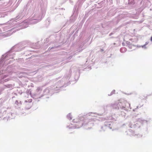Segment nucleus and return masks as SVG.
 <instances>
[{
	"instance_id": "nucleus-1",
	"label": "nucleus",
	"mask_w": 152,
	"mask_h": 152,
	"mask_svg": "<svg viewBox=\"0 0 152 152\" xmlns=\"http://www.w3.org/2000/svg\"><path fill=\"white\" fill-rule=\"evenodd\" d=\"M18 101H16L15 102V103L16 104H18Z\"/></svg>"
},
{
	"instance_id": "nucleus-2",
	"label": "nucleus",
	"mask_w": 152,
	"mask_h": 152,
	"mask_svg": "<svg viewBox=\"0 0 152 152\" xmlns=\"http://www.w3.org/2000/svg\"><path fill=\"white\" fill-rule=\"evenodd\" d=\"M123 49H125V48H121V50H122Z\"/></svg>"
},
{
	"instance_id": "nucleus-3",
	"label": "nucleus",
	"mask_w": 152,
	"mask_h": 152,
	"mask_svg": "<svg viewBox=\"0 0 152 152\" xmlns=\"http://www.w3.org/2000/svg\"><path fill=\"white\" fill-rule=\"evenodd\" d=\"M151 40L152 41V36L151 38Z\"/></svg>"
}]
</instances>
